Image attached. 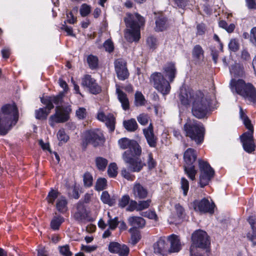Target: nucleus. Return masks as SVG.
<instances>
[{
  "label": "nucleus",
  "instance_id": "nucleus-51",
  "mask_svg": "<svg viewBox=\"0 0 256 256\" xmlns=\"http://www.w3.org/2000/svg\"><path fill=\"white\" fill-rule=\"evenodd\" d=\"M121 244L118 242H112L109 244L108 250L112 253L118 254L120 252V248Z\"/></svg>",
  "mask_w": 256,
  "mask_h": 256
},
{
  "label": "nucleus",
  "instance_id": "nucleus-19",
  "mask_svg": "<svg viewBox=\"0 0 256 256\" xmlns=\"http://www.w3.org/2000/svg\"><path fill=\"white\" fill-rule=\"evenodd\" d=\"M142 132L148 146L151 148H156L158 138L154 134L152 124L150 123L147 128L142 130Z\"/></svg>",
  "mask_w": 256,
  "mask_h": 256
},
{
  "label": "nucleus",
  "instance_id": "nucleus-1",
  "mask_svg": "<svg viewBox=\"0 0 256 256\" xmlns=\"http://www.w3.org/2000/svg\"><path fill=\"white\" fill-rule=\"evenodd\" d=\"M18 120V112L15 104L4 106L0 111V134H6Z\"/></svg>",
  "mask_w": 256,
  "mask_h": 256
},
{
  "label": "nucleus",
  "instance_id": "nucleus-54",
  "mask_svg": "<svg viewBox=\"0 0 256 256\" xmlns=\"http://www.w3.org/2000/svg\"><path fill=\"white\" fill-rule=\"evenodd\" d=\"M152 200L150 199L146 200H140L138 202V210L141 211L144 209L148 208L150 206Z\"/></svg>",
  "mask_w": 256,
  "mask_h": 256
},
{
  "label": "nucleus",
  "instance_id": "nucleus-35",
  "mask_svg": "<svg viewBox=\"0 0 256 256\" xmlns=\"http://www.w3.org/2000/svg\"><path fill=\"white\" fill-rule=\"evenodd\" d=\"M64 222V218L61 216H54L50 222V227L54 230H58Z\"/></svg>",
  "mask_w": 256,
  "mask_h": 256
},
{
  "label": "nucleus",
  "instance_id": "nucleus-45",
  "mask_svg": "<svg viewBox=\"0 0 256 256\" xmlns=\"http://www.w3.org/2000/svg\"><path fill=\"white\" fill-rule=\"evenodd\" d=\"M108 174L110 177L114 178L118 174V167L116 163H111L108 168Z\"/></svg>",
  "mask_w": 256,
  "mask_h": 256
},
{
  "label": "nucleus",
  "instance_id": "nucleus-25",
  "mask_svg": "<svg viewBox=\"0 0 256 256\" xmlns=\"http://www.w3.org/2000/svg\"><path fill=\"white\" fill-rule=\"evenodd\" d=\"M116 93L118 94V98L122 104V108L124 110H129L130 103L127 95L118 87L116 89Z\"/></svg>",
  "mask_w": 256,
  "mask_h": 256
},
{
  "label": "nucleus",
  "instance_id": "nucleus-60",
  "mask_svg": "<svg viewBox=\"0 0 256 256\" xmlns=\"http://www.w3.org/2000/svg\"><path fill=\"white\" fill-rule=\"evenodd\" d=\"M129 202H130V204L126 208V210L128 211L133 212L135 210L136 211H138V202H137L136 201L133 200H132L130 201V200Z\"/></svg>",
  "mask_w": 256,
  "mask_h": 256
},
{
  "label": "nucleus",
  "instance_id": "nucleus-53",
  "mask_svg": "<svg viewBox=\"0 0 256 256\" xmlns=\"http://www.w3.org/2000/svg\"><path fill=\"white\" fill-rule=\"evenodd\" d=\"M146 164L149 169H152L156 167V161L154 159L152 153L150 152L148 154L146 159Z\"/></svg>",
  "mask_w": 256,
  "mask_h": 256
},
{
  "label": "nucleus",
  "instance_id": "nucleus-34",
  "mask_svg": "<svg viewBox=\"0 0 256 256\" xmlns=\"http://www.w3.org/2000/svg\"><path fill=\"white\" fill-rule=\"evenodd\" d=\"M51 110L48 109L46 106L45 108H40L35 111L36 118L38 120L46 119Z\"/></svg>",
  "mask_w": 256,
  "mask_h": 256
},
{
  "label": "nucleus",
  "instance_id": "nucleus-46",
  "mask_svg": "<svg viewBox=\"0 0 256 256\" xmlns=\"http://www.w3.org/2000/svg\"><path fill=\"white\" fill-rule=\"evenodd\" d=\"M150 119V116L148 114L142 113L137 116V120L138 122L142 126L146 125Z\"/></svg>",
  "mask_w": 256,
  "mask_h": 256
},
{
  "label": "nucleus",
  "instance_id": "nucleus-57",
  "mask_svg": "<svg viewBox=\"0 0 256 256\" xmlns=\"http://www.w3.org/2000/svg\"><path fill=\"white\" fill-rule=\"evenodd\" d=\"M130 198L128 195H124L119 200L118 205L120 208H124L130 202Z\"/></svg>",
  "mask_w": 256,
  "mask_h": 256
},
{
  "label": "nucleus",
  "instance_id": "nucleus-63",
  "mask_svg": "<svg viewBox=\"0 0 256 256\" xmlns=\"http://www.w3.org/2000/svg\"><path fill=\"white\" fill-rule=\"evenodd\" d=\"M206 31V27L204 24L201 23L196 26V34L199 36L203 35Z\"/></svg>",
  "mask_w": 256,
  "mask_h": 256
},
{
  "label": "nucleus",
  "instance_id": "nucleus-18",
  "mask_svg": "<svg viewBox=\"0 0 256 256\" xmlns=\"http://www.w3.org/2000/svg\"><path fill=\"white\" fill-rule=\"evenodd\" d=\"M194 208L196 211L202 213L212 214L214 204H210L208 199L204 198L200 200H195L194 202Z\"/></svg>",
  "mask_w": 256,
  "mask_h": 256
},
{
  "label": "nucleus",
  "instance_id": "nucleus-15",
  "mask_svg": "<svg viewBox=\"0 0 256 256\" xmlns=\"http://www.w3.org/2000/svg\"><path fill=\"white\" fill-rule=\"evenodd\" d=\"M81 84L82 86L88 88L90 92L94 94H99L102 90L96 80L89 74H86L82 78Z\"/></svg>",
  "mask_w": 256,
  "mask_h": 256
},
{
  "label": "nucleus",
  "instance_id": "nucleus-40",
  "mask_svg": "<svg viewBox=\"0 0 256 256\" xmlns=\"http://www.w3.org/2000/svg\"><path fill=\"white\" fill-rule=\"evenodd\" d=\"M96 164L98 169L104 171L108 165V160L102 157H97L95 160Z\"/></svg>",
  "mask_w": 256,
  "mask_h": 256
},
{
  "label": "nucleus",
  "instance_id": "nucleus-9",
  "mask_svg": "<svg viewBox=\"0 0 256 256\" xmlns=\"http://www.w3.org/2000/svg\"><path fill=\"white\" fill-rule=\"evenodd\" d=\"M150 82L154 87L163 95L168 94L170 90V82L166 80L161 72H155L150 76Z\"/></svg>",
  "mask_w": 256,
  "mask_h": 256
},
{
  "label": "nucleus",
  "instance_id": "nucleus-3",
  "mask_svg": "<svg viewBox=\"0 0 256 256\" xmlns=\"http://www.w3.org/2000/svg\"><path fill=\"white\" fill-rule=\"evenodd\" d=\"M240 116L245 127L248 130V132H244L240 136V140L244 150L248 154H252L256 148L254 138V126L251 123V120L245 114L241 106H240Z\"/></svg>",
  "mask_w": 256,
  "mask_h": 256
},
{
  "label": "nucleus",
  "instance_id": "nucleus-28",
  "mask_svg": "<svg viewBox=\"0 0 256 256\" xmlns=\"http://www.w3.org/2000/svg\"><path fill=\"white\" fill-rule=\"evenodd\" d=\"M133 194L136 198L142 199L146 197L148 191L140 184L138 183L134 186Z\"/></svg>",
  "mask_w": 256,
  "mask_h": 256
},
{
  "label": "nucleus",
  "instance_id": "nucleus-7",
  "mask_svg": "<svg viewBox=\"0 0 256 256\" xmlns=\"http://www.w3.org/2000/svg\"><path fill=\"white\" fill-rule=\"evenodd\" d=\"M140 155H136L130 150L125 151L122 154V158L127 164L128 170L132 172H140L146 166L140 158Z\"/></svg>",
  "mask_w": 256,
  "mask_h": 256
},
{
  "label": "nucleus",
  "instance_id": "nucleus-26",
  "mask_svg": "<svg viewBox=\"0 0 256 256\" xmlns=\"http://www.w3.org/2000/svg\"><path fill=\"white\" fill-rule=\"evenodd\" d=\"M128 224L134 228H142L145 226L146 221L140 216H130L128 220Z\"/></svg>",
  "mask_w": 256,
  "mask_h": 256
},
{
  "label": "nucleus",
  "instance_id": "nucleus-58",
  "mask_svg": "<svg viewBox=\"0 0 256 256\" xmlns=\"http://www.w3.org/2000/svg\"><path fill=\"white\" fill-rule=\"evenodd\" d=\"M146 42L150 48H155L158 44L157 39L153 36L148 37Z\"/></svg>",
  "mask_w": 256,
  "mask_h": 256
},
{
  "label": "nucleus",
  "instance_id": "nucleus-42",
  "mask_svg": "<svg viewBox=\"0 0 256 256\" xmlns=\"http://www.w3.org/2000/svg\"><path fill=\"white\" fill-rule=\"evenodd\" d=\"M220 27L224 29L228 33H231L234 32L236 26L234 24H228L225 20H220L218 22Z\"/></svg>",
  "mask_w": 256,
  "mask_h": 256
},
{
  "label": "nucleus",
  "instance_id": "nucleus-27",
  "mask_svg": "<svg viewBox=\"0 0 256 256\" xmlns=\"http://www.w3.org/2000/svg\"><path fill=\"white\" fill-rule=\"evenodd\" d=\"M155 23L156 26L154 30L156 32H162L166 30L168 28L167 19L163 16L157 17L156 19Z\"/></svg>",
  "mask_w": 256,
  "mask_h": 256
},
{
  "label": "nucleus",
  "instance_id": "nucleus-17",
  "mask_svg": "<svg viewBox=\"0 0 256 256\" xmlns=\"http://www.w3.org/2000/svg\"><path fill=\"white\" fill-rule=\"evenodd\" d=\"M97 119L102 122H104L107 128L110 132L114 131L116 124V118L112 113L107 114L102 110L98 112L96 116Z\"/></svg>",
  "mask_w": 256,
  "mask_h": 256
},
{
  "label": "nucleus",
  "instance_id": "nucleus-5",
  "mask_svg": "<svg viewBox=\"0 0 256 256\" xmlns=\"http://www.w3.org/2000/svg\"><path fill=\"white\" fill-rule=\"evenodd\" d=\"M194 98L192 114L198 118H202L206 116L210 110V100L200 91H196V94L194 95Z\"/></svg>",
  "mask_w": 256,
  "mask_h": 256
},
{
  "label": "nucleus",
  "instance_id": "nucleus-55",
  "mask_svg": "<svg viewBox=\"0 0 256 256\" xmlns=\"http://www.w3.org/2000/svg\"><path fill=\"white\" fill-rule=\"evenodd\" d=\"M58 140L62 142H66L69 139L68 136L66 134L64 130H60L57 134Z\"/></svg>",
  "mask_w": 256,
  "mask_h": 256
},
{
  "label": "nucleus",
  "instance_id": "nucleus-44",
  "mask_svg": "<svg viewBox=\"0 0 256 256\" xmlns=\"http://www.w3.org/2000/svg\"><path fill=\"white\" fill-rule=\"evenodd\" d=\"M106 180L104 178H98L95 185V190L98 191L104 190L106 188Z\"/></svg>",
  "mask_w": 256,
  "mask_h": 256
},
{
  "label": "nucleus",
  "instance_id": "nucleus-10",
  "mask_svg": "<svg viewBox=\"0 0 256 256\" xmlns=\"http://www.w3.org/2000/svg\"><path fill=\"white\" fill-rule=\"evenodd\" d=\"M198 162L200 170L199 183L200 187L204 188L209 184L214 177V171L206 162L200 159Z\"/></svg>",
  "mask_w": 256,
  "mask_h": 256
},
{
  "label": "nucleus",
  "instance_id": "nucleus-43",
  "mask_svg": "<svg viewBox=\"0 0 256 256\" xmlns=\"http://www.w3.org/2000/svg\"><path fill=\"white\" fill-rule=\"evenodd\" d=\"M92 8L86 4H83L80 8V13L82 17L88 16L91 12Z\"/></svg>",
  "mask_w": 256,
  "mask_h": 256
},
{
  "label": "nucleus",
  "instance_id": "nucleus-36",
  "mask_svg": "<svg viewBox=\"0 0 256 256\" xmlns=\"http://www.w3.org/2000/svg\"><path fill=\"white\" fill-rule=\"evenodd\" d=\"M166 246L165 241L162 239L159 240L154 246V253L162 254L164 252Z\"/></svg>",
  "mask_w": 256,
  "mask_h": 256
},
{
  "label": "nucleus",
  "instance_id": "nucleus-30",
  "mask_svg": "<svg viewBox=\"0 0 256 256\" xmlns=\"http://www.w3.org/2000/svg\"><path fill=\"white\" fill-rule=\"evenodd\" d=\"M192 56L196 60H202L204 57V51L202 47L199 45H196L192 50Z\"/></svg>",
  "mask_w": 256,
  "mask_h": 256
},
{
  "label": "nucleus",
  "instance_id": "nucleus-22",
  "mask_svg": "<svg viewBox=\"0 0 256 256\" xmlns=\"http://www.w3.org/2000/svg\"><path fill=\"white\" fill-rule=\"evenodd\" d=\"M196 94V92L193 90H182L180 95V100L182 104L184 106L189 105L191 103L192 104L194 101V95Z\"/></svg>",
  "mask_w": 256,
  "mask_h": 256
},
{
  "label": "nucleus",
  "instance_id": "nucleus-20",
  "mask_svg": "<svg viewBox=\"0 0 256 256\" xmlns=\"http://www.w3.org/2000/svg\"><path fill=\"white\" fill-rule=\"evenodd\" d=\"M162 70L165 76L168 78L170 82H172L177 74L176 64L173 62H167L163 66Z\"/></svg>",
  "mask_w": 256,
  "mask_h": 256
},
{
  "label": "nucleus",
  "instance_id": "nucleus-12",
  "mask_svg": "<svg viewBox=\"0 0 256 256\" xmlns=\"http://www.w3.org/2000/svg\"><path fill=\"white\" fill-rule=\"evenodd\" d=\"M105 139L102 132L98 130L86 132L84 134L83 144H91L96 147L104 144Z\"/></svg>",
  "mask_w": 256,
  "mask_h": 256
},
{
  "label": "nucleus",
  "instance_id": "nucleus-33",
  "mask_svg": "<svg viewBox=\"0 0 256 256\" xmlns=\"http://www.w3.org/2000/svg\"><path fill=\"white\" fill-rule=\"evenodd\" d=\"M100 200L104 204H108L110 206H113L116 202L114 196L111 197L107 191H104L102 192Z\"/></svg>",
  "mask_w": 256,
  "mask_h": 256
},
{
  "label": "nucleus",
  "instance_id": "nucleus-50",
  "mask_svg": "<svg viewBox=\"0 0 256 256\" xmlns=\"http://www.w3.org/2000/svg\"><path fill=\"white\" fill-rule=\"evenodd\" d=\"M181 188L183 190V194L186 196L189 190V182L185 178H182L180 180Z\"/></svg>",
  "mask_w": 256,
  "mask_h": 256
},
{
  "label": "nucleus",
  "instance_id": "nucleus-11",
  "mask_svg": "<svg viewBox=\"0 0 256 256\" xmlns=\"http://www.w3.org/2000/svg\"><path fill=\"white\" fill-rule=\"evenodd\" d=\"M72 112L70 106H56V113L52 115L49 119V124L54 126L56 123L64 122L70 118V114Z\"/></svg>",
  "mask_w": 256,
  "mask_h": 256
},
{
  "label": "nucleus",
  "instance_id": "nucleus-8",
  "mask_svg": "<svg viewBox=\"0 0 256 256\" xmlns=\"http://www.w3.org/2000/svg\"><path fill=\"white\" fill-rule=\"evenodd\" d=\"M192 241L190 252H192V250L194 252H198L197 250L198 248L206 249L210 244V239L207 233L202 230H196L192 234Z\"/></svg>",
  "mask_w": 256,
  "mask_h": 256
},
{
  "label": "nucleus",
  "instance_id": "nucleus-61",
  "mask_svg": "<svg viewBox=\"0 0 256 256\" xmlns=\"http://www.w3.org/2000/svg\"><path fill=\"white\" fill-rule=\"evenodd\" d=\"M60 253L64 256H72L69 246L67 245L60 248Z\"/></svg>",
  "mask_w": 256,
  "mask_h": 256
},
{
  "label": "nucleus",
  "instance_id": "nucleus-31",
  "mask_svg": "<svg viewBox=\"0 0 256 256\" xmlns=\"http://www.w3.org/2000/svg\"><path fill=\"white\" fill-rule=\"evenodd\" d=\"M184 173L188 178L192 180H194L197 174V170H196L194 166V164L184 165Z\"/></svg>",
  "mask_w": 256,
  "mask_h": 256
},
{
  "label": "nucleus",
  "instance_id": "nucleus-38",
  "mask_svg": "<svg viewBox=\"0 0 256 256\" xmlns=\"http://www.w3.org/2000/svg\"><path fill=\"white\" fill-rule=\"evenodd\" d=\"M87 62L92 70L96 69L98 67V60L96 56L90 54L87 57Z\"/></svg>",
  "mask_w": 256,
  "mask_h": 256
},
{
  "label": "nucleus",
  "instance_id": "nucleus-4",
  "mask_svg": "<svg viewBox=\"0 0 256 256\" xmlns=\"http://www.w3.org/2000/svg\"><path fill=\"white\" fill-rule=\"evenodd\" d=\"M186 136L194 140L196 144L202 142L204 136V128L202 122L194 120H189L184 126Z\"/></svg>",
  "mask_w": 256,
  "mask_h": 256
},
{
  "label": "nucleus",
  "instance_id": "nucleus-29",
  "mask_svg": "<svg viewBox=\"0 0 256 256\" xmlns=\"http://www.w3.org/2000/svg\"><path fill=\"white\" fill-rule=\"evenodd\" d=\"M68 202L66 198L60 196L56 202V208L60 213L64 214L68 210Z\"/></svg>",
  "mask_w": 256,
  "mask_h": 256
},
{
  "label": "nucleus",
  "instance_id": "nucleus-48",
  "mask_svg": "<svg viewBox=\"0 0 256 256\" xmlns=\"http://www.w3.org/2000/svg\"><path fill=\"white\" fill-rule=\"evenodd\" d=\"M84 185L86 187H90L92 184L93 178L89 172H86L83 176Z\"/></svg>",
  "mask_w": 256,
  "mask_h": 256
},
{
  "label": "nucleus",
  "instance_id": "nucleus-47",
  "mask_svg": "<svg viewBox=\"0 0 256 256\" xmlns=\"http://www.w3.org/2000/svg\"><path fill=\"white\" fill-rule=\"evenodd\" d=\"M228 48L232 52L238 51L240 48L238 40L236 38L231 39L228 44Z\"/></svg>",
  "mask_w": 256,
  "mask_h": 256
},
{
  "label": "nucleus",
  "instance_id": "nucleus-14",
  "mask_svg": "<svg viewBox=\"0 0 256 256\" xmlns=\"http://www.w3.org/2000/svg\"><path fill=\"white\" fill-rule=\"evenodd\" d=\"M118 144L122 149L128 148L127 150H130V153L141 155L142 148L136 140H130L126 138H122L118 140Z\"/></svg>",
  "mask_w": 256,
  "mask_h": 256
},
{
  "label": "nucleus",
  "instance_id": "nucleus-49",
  "mask_svg": "<svg viewBox=\"0 0 256 256\" xmlns=\"http://www.w3.org/2000/svg\"><path fill=\"white\" fill-rule=\"evenodd\" d=\"M142 216L148 218L151 220H154L156 221L158 220V217L154 210H149L141 214Z\"/></svg>",
  "mask_w": 256,
  "mask_h": 256
},
{
  "label": "nucleus",
  "instance_id": "nucleus-59",
  "mask_svg": "<svg viewBox=\"0 0 256 256\" xmlns=\"http://www.w3.org/2000/svg\"><path fill=\"white\" fill-rule=\"evenodd\" d=\"M104 47L106 51L108 52H112L114 49L113 42L110 40H108L104 42Z\"/></svg>",
  "mask_w": 256,
  "mask_h": 256
},
{
  "label": "nucleus",
  "instance_id": "nucleus-2",
  "mask_svg": "<svg viewBox=\"0 0 256 256\" xmlns=\"http://www.w3.org/2000/svg\"><path fill=\"white\" fill-rule=\"evenodd\" d=\"M124 22L128 28L125 33V38L129 42H138L140 37V28L144 26L145 20L138 13H128Z\"/></svg>",
  "mask_w": 256,
  "mask_h": 256
},
{
  "label": "nucleus",
  "instance_id": "nucleus-37",
  "mask_svg": "<svg viewBox=\"0 0 256 256\" xmlns=\"http://www.w3.org/2000/svg\"><path fill=\"white\" fill-rule=\"evenodd\" d=\"M146 100L142 94L138 91L136 92L134 94V104L136 106H144Z\"/></svg>",
  "mask_w": 256,
  "mask_h": 256
},
{
  "label": "nucleus",
  "instance_id": "nucleus-62",
  "mask_svg": "<svg viewBox=\"0 0 256 256\" xmlns=\"http://www.w3.org/2000/svg\"><path fill=\"white\" fill-rule=\"evenodd\" d=\"M248 220L250 226L252 233L256 234V218L254 216H250Z\"/></svg>",
  "mask_w": 256,
  "mask_h": 256
},
{
  "label": "nucleus",
  "instance_id": "nucleus-13",
  "mask_svg": "<svg viewBox=\"0 0 256 256\" xmlns=\"http://www.w3.org/2000/svg\"><path fill=\"white\" fill-rule=\"evenodd\" d=\"M64 92H60L57 95L46 96L40 98L41 102L46 106V108L52 110L54 108V104L57 106L62 104L64 102Z\"/></svg>",
  "mask_w": 256,
  "mask_h": 256
},
{
  "label": "nucleus",
  "instance_id": "nucleus-21",
  "mask_svg": "<svg viewBox=\"0 0 256 256\" xmlns=\"http://www.w3.org/2000/svg\"><path fill=\"white\" fill-rule=\"evenodd\" d=\"M88 213L85 206L82 202H78L74 214V218L78 222H83L88 220Z\"/></svg>",
  "mask_w": 256,
  "mask_h": 256
},
{
  "label": "nucleus",
  "instance_id": "nucleus-6",
  "mask_svg": "<svg viewBox=\"0 0 256 256\" xmlns=\"http://www.w3.org/2000/svg\"><path fill=\"white\" fill-rule=\"evenodd\" d=\"M230 84L237 94L250 102L256 103V89L252 84H246L244 80L239 79L232 80Z\"/></svg>",
  "mask_w": 256,
  "mask_h": 256
},
{
  "label": "nucleus",
  "instance_id": "nucleus-39",
  "mask_svg": "<svg viewBox=\"0 0 256 256\" xmlns=\"http://www.w3.org/2000/svg\"><path fill=\"white\" fill-rule=\"evenodd\" d=\"M176 218L181 220L186 218V213L184 208L180 204H177L174 206Z\"/></svg>",
  "mask_w": 256,
  "mask_h": 256
},
{
  "label": "nucleus",
  "instance_id": "nucleus-56",
  "mask_svg": "<svg viewBox=\"0 0 256 256\" xmlns=\"http://www.w3.org/2000/svg\"><path fill=\"white\" fill-rule=\"evenodd\" d=\"M108 223L109 225V228L112 230H114L116 228L118 224V218L117 217L114 218H110V219L108 221Z\"/></svg>",
  "mask_w": 256,
  "mask_h": 256
},
{
  "label": "nucleus",
  "instance_id": "nucleus-41",
  "mask_svg": "<svg viewBox=\"0 0 256 256\" xmlns=\"http://www.w3.org/2000/svg\"><path fill=\"white\" fill-rule=\"evenodd\" d=\"M60 194L58 191L52 190L48 194L46 200L49 204H54L55 200L60 196Z\"/></svg>",
  "mask_w": 256,
  "mask_h": 256
},
{
  "label": "nucleus",
  "instance_id": "nucleus-24",
  "mask_svg": "<svg viewBox=\"0 0 256 256\" xmlns=\"http://www.w3.org/2000/svg\"><path fill=\"white\" fill-rule=\"evenodd\" d=\"M196 154L194 150L189 148L184 153V158L185 162L184 165L194 164L196 159Z\"/></svg>",
  "mask_w": 256,
  "mask_h": 256
},
{
  "label": "nucleus",
  "instance_id": "nucleus-23",
  "mask_svg": "<svg viewBox=\"0 0 256 256\" xmlns=\"http://www.w3.org/2000/svg\"><path fill=\"white\" fill-rule=\"evenodd\" d=\"M168 240L170 244L169 250L170 252H178L182 249V244L178 236L174 234L170 236Z\"/></svg>",
  "mask_w": 256,
  "mask_h": 256
},
{
  "label": "nucleus",
  "instance_id": "nucleus-64",
  "mask_svg": "<svg viewBox=\"0 0 256 256\" xmlns=\"http://www.w3.org/2000/svg\"><path fill=\"white\" fill-rule=\"evenodd\" d=\"M118 254L120 256H128L129 254V248L125 244H121Z\"/></svg>",
  "mask_w": 256,
  "mask_h": 256
},
{
  "label": "nucleus",
  "instance_id": "nucleus-52",
  "mask_svg": "<svg viewBox=\"0 0 256 256\" xmlns=\"http://www.w3.org/2000/svg\"><path fill=\"white\" fill-rule=\"evenodd\" d=\"M76 114L79 120H84L86 117L87 112L85 108L80 107L76 110Z\"/></svg>",
  "mask_w": 256,
  "mask_h": 256
},
{
  "label": "nucleus",
  "instance_id": "nucleus-32",
  "mask_svg": "<svg viewBox=\"0 0 256 256\" xmlns=\"http://www.w3.org/2000/svg\"><path fill=\"white\" fill-rule=\"evenodd\" d=\"M123 124L124 128L128 132H133L138 128V124L134 118L124 120Z\"/></svg>",
  "mask_w": 256,
  "mask_h": 256
},
{
  "label": "nucleus",
  "instance_id": "nucleus-16",
  "mask_svg": "<svg viewBox=\"0 0 256 256\" xmlns=\"http://www.w3.org/2000/svg\"><path fill=\"white\" fill-rule=\"evenodd\" d=\"M115 71L120 80H124L128 78L129 76L126 68V62L122 58L116 60L114 62Z\"/></svg>",
  "mask_w": 256,
  "mask_h": 256
}]
</instances>
